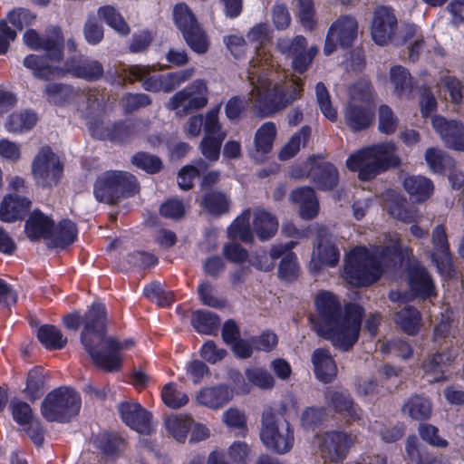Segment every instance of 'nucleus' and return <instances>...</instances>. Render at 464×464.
<instances>
[{
	"label": "nucleus",
	"instance_id": "nucleus-2",
	"mask_svg": "<svg viewBox=\"0 0 464 464\" xmlns=\"http://www.w3.org/2000/svg\"><path fill=\"white\" fill-rule=\"evenodd\" d=\"M315 314L309 318L313 330L320 337L343 352H348L357 343L364 309L348 302L342 306L336 295L319 291L314 297Z\"/></svg>",
	"mask_w": 464,
	"mask_h": 464
},
{
	"label": "nucleus",
	"instance_id": "nucleus-9",
	"mask_svg": "<svg viewBox=\"0 0 464 464\" xmlns=\"http://www.w3.org/2000/svg\"><path fill=\"white\" fill-rule=\"evenodd\" d=\"M80 394L72 388L60 386L46 394L41 404L43 417L50 422H69L81 409Z\"/></svg>",
	"mask_w": 464,
	"mask_h": 464
},
{
	"label": "nucleus",
	"instance_id": "nucleus-55",
	"mask_svg": "<svg viewBox=\"0 0 464 464\" xmlns=\"http://www.w3.org/2000/svg\"><path fill=\"white\" fill-rule=\"evenodd\" d=\"M277 276L280 280L293 283L299 276L298 258L295 252H290L282 257L277 270Z\"/></svg>",
	"mask_w": 464,
	"mask_h": 464
},
{
	"label": "nucleus",
	"instance_id": "nucleus-44",
	"mask_svg": "<svg viewBox=\"0 0 464 464\" xmlns=\"http://www.w3.org/2000/svg\"><path fill=\"white\" fill-rule=\"evenodd\" d=\"M276 135V126L274 122H265L257 130L255 136L256 153L266 154L273 147ZM257 158V155L255 156Z\"/></svg>",
	"mask_w": 464,
	"mask_h": 464
},
{
	"label": "nucleus",
	"instance_id": "nucleus-32",
	"mask_svg": "<svg viewBox=\"0 0 464 464\" xmlns=\"http://www.w3.org/2000/svg\"><path fill=\"white\" fill-rule=\"evenodd\" d=\"M89 129L93 137L122 142L133 134L134 126L130 121L114 124L111 129L100 130L102 123L90 122Z\"/></svg>",
	"mask_w": 464,
	"mask_h": 464
},
{
	"label": "nucleus",
	"instance_id": "nucleus-46",
	"mask_svg": "<svg viewBox=\"0 0 464 464\" xmlns=\"http://www.w3.org/2000/svg\"><path fill=\"white\" fill-rule=\"evenodd\" d=\"M311 136V128L304 126L295 133L289 141L283 147L279 152V159L281 160H287L300 150L301 147H304Z\"/></svg>",
	"mask_w": 464,
	"mask_h": 464
},
{
	"label": "nucleus",
	"instance_id": "nucleus-21",
	"mask_svg": "<svg viewBox=\"0 0 464 464\" xmlns=\"http://www.w3.org/2000/svg\"><path fill=\"white\" fill-rule=\"evenodd\" d=\"M433 252L431 260L442 276H450L455 272L452 256L446 228L443 225H437L432 231Z\"/></svg>",
	"mask_w": 464,
	"mask_h": 464
},
{
	"label": "nucleus",
	"instance_id": "nucleus-19",
	"mask_svg": "<svg viewBox=\"0 0 464 464\" xmlns=\"http://www.w3.org/2000/svg\"><path fill=\"white\" fill-rule=\"evenodd\" d=\"M355 436L343 430L325 431L321 445V453L324 460L334 464L343 463L355 443Z\"/></svg>",
	"mask_w": 464,
	"mask_h": 464
},
{
	"label": "nucleus",
	"instance_id": "nucleus-64",
	"mask_svg": "<svg viewBox=\"0 0 464 464\" xmlns=\"http://www.w3.org/2000/svg\"><path fill=\"white\" fill-rule=\"evenodd\" d=\"M455 360V356L450 350L437 352L423 362V369L430 372H438L443 366H449Z\"/></svg>",
	"mask_w": 464,
	"mask_h": 464
},
{
	"label": "nucleus",
	"instance_id": "nucleus-5",
	"mask_svg": "<svg viewBox=\"0 0 464 464\" xmlns=\"http://www.w3.org/2000/svg\"><path fill=\"white\" fill-rule=\"evenodd\" d=\"M23 63L25 68L32 71L34 77L43 80H50L68 73L77 78L94 81L103 74V66L99 61L82 55L69 58L63 68L46 63L45 60L37 54L27 55Z\"/></svg>",
	"mask_w": 464,
	"mask_h": 464
},
{
	"label": "nucleus",
	"instance_id": "nucleus-40",
	"mask_svg": "<svg viewBox=\"0 0 464 464\" xmlns=\"http://www.w3.org/2000/svg\"><path fill=\"white\" fill-rule=\"evenodd\" d=\"M458 324L459 322L455 320L452 311L447 309L441 314L439 323L433 327L432 341L440 343L450 337L455 338Z\"/></svg>",
	"mask_w": 464,
	"mask_h": 464
},
{
	"label": "nucleus",
	"instance_id": "nucleus-30",
	"mask_svg": "<svg viewBox=\"0 0 464 464\" xmlns=\"http://www.w3.org/2000/svg\"><path fill=\"white\" fill-rule=\"evenodd\" d=\"M421 314L413 305H406L397 311L393 321L397 326L406 334L415 336L421 327Z\"/></svg>",
	"mask_w": 464,
	"mask_h": 464
},
{
	"label": "nucleus",
	"instance_id": "nucleus-43",
	"mask_svg": "<svg viewBox=\"0 0 464 464\" xmlns=\"http://www.w3.org/2000/svg\"><path fill=\"white\" fill-rule=\"evenodd\" d=\"M8 190L2 203H32L30 191L24 179L17 176L10 178Z\"/></svg>",
	"mask_w": 464,
	"mask_h": 464
},
{
	"label": "nucleus",
	"instance_id": "nucleus-45",
	"mask_svg": "<svg viewBox=\"0 0 464 464\" xmlns=\"http://www.w3.org/2000/svg\"><path fill=\"white\" fill-rule=\"evenodd\" d=\"M425 160L434 173H443L454 167V160L446 152L437 148H429L425 152Z\"/></svg>",
	"mask_w": 464,
	"mask_h": 464
},
{
	"label": "nucleus",
	"instance_id": "nucleus-35",
	"mask_svg": "<svg viewBox=\"0 0 464 464\" xmlns=\"http://www.w3.org/2000/svg\"><path fill=\"white\" fill-rule=\"evenodd\" d=\"M36 336L40 343L49 351L62 350L68 343L67 337L53 324L41 325L37 330Z\"/></svg>",
	"mask_w": 464,
	"mask_h": 464
},
{
	"label": "nucleus",
	"instance_id": "nucleus-22",
	"mask_svg": "<svg viewBox=\"0 0 464 464\" xmlns=\"http://www.w3.org/2000/svg\"><path fill=\"white\" fill-rule=\"evenodd\" d=\"M397 28V18L392 10L387 6L376 8L372 23L371 34L378 45L387 44Z\"/></svg>",
	"mask_w": 464,
	"mask_h": 464
},
{
	"label": "nucleus",
	"instance_id": "nucleus-17",
	"mask_svg": "<svg viewBox=\"0 0 464 464\" xmlns=\"http://www.w3.org/2000/svg\"><path fill=\"white\" fill-rule=\"evenodd\" d=\"M325 403L329 410L346 419V421L365 425L363 410L356 403L347 390H328L324 393Z\"/></svg>",
	"mask_w": 464,
	"mask_h": 464
},
{
	"label": "nucleus",
	"instance_id": "nucleus-15",
	"mask_svg": "<svg viewBox=\"0 0 464 464\" xmlns=\"http://www.w3.org/2000/svg\"><path fill=\"white\" fill-rule=\"evenodd\" d=\"M276 47L281 53L293 57L292 69L300 74L307 71L318 53L315 45L306 49L307 41L303 35H296L293 39H278Z\"/></svg>",
	"mask_w": 464,
	"mask_h": 464
},
{
	"label": "nucleus",
	"instance_id": "nucleus-60",
	"mask_svg": "<svg viewBox=\"0 0 464 464\" xmlns=\"http://www.w3.org/2000/svg\"><path fill=\"white\" fill-rule=\"evenodd\" d=\"M378 120L380 132L390 135L396 130L399 121L389 106L382 105L379 107Z\"/></svg>",
	"mask_w": 464,
	"mask_h": 464
},
{
	"label": "nucleus",
	"instance_id": "nucleus-39",
	"mask_svg": "<svg viewBox=\"0 0 464 464\" xmlns=\"http://www.w3.org/2000/svg\"><path fill=\"white\" fill-rule=\"evenodd\" d=\"M324 229L318 230L314 247L317 250L320 263L330 267H334L339 262L340 252L334 244L324 242Z\"/></svg>",
	"mask_w": 464,
	"mask_h": 464
},
{
	"label": "nucleus",
	"instance_id": "nucleus-11",
	"mask_svg": "<svg viewBox=\"0 0 464 464\" xmlns=\"http://www.w3.org/2000/svg\"><path fill=\"white\" fill-rule=\"evenodd\" d=\"M136 192L137 179L128 172H105L94 184V195L99 202L115 203L118 198L131 196Z\"/></svg>",
	"mask_w": 464,
	"mask_h": 464
},
{
	"label": "nucleus",
	"instance_id": "nucleus-42",
	"mask_svg": "<svg viewBox=\"0 0 464 464\" xmlns=\"http://www.w3.org/2000/svg\"><path fill=\"white\" fill-rule=\"evenodd\" d=\"M405 450L408 459L415 464L436 463V456L428 452L425 448L420 447L415 435H410L406 439Z\"/></svg>",
	"mask_w": 464,
	"mask_h": 464
},
{
	"label": "nucleus",
	"instance_id": "nucleus-23",
	"mask_svg": "<svg viewBox=\"0 0 464 464\" xmlns=\"http://www.w3.org/2000/svg\"><path fill=\"white\" fill-rule=\"evenodd\" d=\"M432 127L445 145L456 150H464V126L458 121H447L442 116H434Z\"/></svg>",
	"mask_w": 464,
	"mask_h": 464
},
{
	"label": "nucleus",
	"instance_id": "nucleus-49",
	"mask_svg": "<svg viewBox=\"0 0 464 464\" xmlns=\"http://www.w3.org/2000/svg\"><path fill=\"white\" fill-rule=\"evenodd\" d=\"M402 411L417 420H425L431 414L430 401L420 395L411 396L403 405Z\"/></svg>",
	"mask_w": 464,
	"mask_h": 464
},
{
	"label": "nucleus",
	"instance_id": "nucleus-38",
	"mask_svg": "<svg viewBox=\"0 0 464 464\" xmlns=\"http://www.w3.org/2000/svg\"><path fill=\"white\" fill-rule=\"evenodd\" d=\"M165 428L179 442H185L189 432L193 419L187 414H171L165 419Z\"/></svg>",
	"mask_w": 464,
	"mask_h": 464
},
{
	"label": "nucleus",
	"instance_id": "nucleus-61",
	"mask_svg": "<svg viewBox=\"0 0 464 464\" xmlns=\"http://www.w3.org/2000/svg\"><path fill=\"white\" fill-rule=\"evenodd\" d=\"M315 93L317 98V102L319 104L320 110L323 114L332 121H335L337 120V111L332 106V102L330 100V95L324 84L323 82H318L315 86Z\"/></svg>",
	"mask_w": 464,
	"mask_h": 464
},
{
	"label": "nucleus",
	"instance_id": "nucleus-59",
	"mask_svg": "<svg viewBox=\"0 0 464 464\" xmlns=\"http://www.w3.org/2000/svg\"><path fill=\"white\" fill-rule=\"evenodd\" d=\"M173 17L176 25L181 33L198 24L194 14L185 4L176 5L173 10Z\"/></svg>",
	"mask_w": 464,
	"mask_h": 464
},
{
	"label": "nucleus",
	"instance_id": "nucleus-51",
	"mask_svg": "<svg viewBox=\"0 0 464 464\" xmlns=\"http://www.w3.org/2000/svg\"><path fill=\"white\" fill-rule=\"evenodd\" d=\"M339 180L337 169L329 162H322L317 166L314 173V181L322 189H331L335 187Z\"/></svg>",
	"mask_w": 464,
	"mask_h": 464
},
{
	"label": "nucleus",
	"instance_id": "nucleus-12",
	"mask_svg": "<svg viewBox=\"0 0 464 464\" xmlns=\"http://www.w3.org/2000/svg\"><path fill=\"white\" fill-rule=\"evenodd\" d=\"M24 43L32 50L44 51L45 55L41 58L48 64L54 65L63 57V36L58 27L49 29L44 35H40L33 29L27 30L24 34Z\"/></svg>",
	"mask_w": 464,
	"mask_h": 464
},
{
	"label": "nucleus",
	"instance_id": "nucleus-31",
	"mask_svg": "<svg viewBox=\"0 0 464 464\" xmlns=\"http://www.w3.org/2000/svg\"><path fill=\"white\" fill-rule=\"evenodd\" d=\"M78 238V227L76 223L69 218H63L57 224L54 223L52 229V237L49 238L59 248L64 249L72 246Z\"/></svg>",
	"mask_w": 464,
	"mask_h": 464
},
{
	"label": "nucleus",
	"instance_id": "nucleus-41",
	"mask_svg": "<svg viewBox=\"0 0 464 464\" xmlns=\"http://www.w3.org/2000/svg\"><path fill=\"white\" fill-rule=\"evenodd\" d=\"M249 219L250 210L246 209L228 227V237L231 239H240L244 243H252L254 240V230L250 227Z\"/></svg>",
	"mask_w": 464,
	"mask_h": 464
},
{
	"label": "nucleus",
	"instance_id": "nucleus-63",
	"mask_svg": "<svg viewBox=\"0 0 464 464\" xmlns=\"http://www.w3.org/2000/svg\"><path fill=\"white\" fill-rule=\"evenodd\" d=\"M32 205H0V220L6 223L23 220Z\"/></svg>",
	"mask_w": 464,
	"mask_h": 464
},
{
	"label": "nucleus",
	"instance_id": "nucleus-48",
	"mask_svg": "<svg viewBox=\"0 0 464 464\" xmlns=\"http://www.w3.org/2000/svg\"><path fill=\"white\" fill-rule=\"evenodd\" d=\"M391 82L394 86V92L398 96H408L412 89V78L407 69L396 65L390 70Z\"/></svg>",
	"mask_w": 464,
	"mask_h": 464
},
{
	"label": "nucleus",
	"instance_id": "nucleus-20",
	"mask_svg": "<svg viewBox=\"0 0 464 464\" xmlns=\"http://www.w3.org/2000/svg\"><path fill=\"white\" fill-rule=\"evenodd\" d=\"M118 411L122 422L140 434L150 435L154 431L152 414L139 402L122 401Z\"/></svg>",
	"mask_w": 464,
	"mask_h": 464
},
{
	"label": "nucleus",
	"instance_id": "nucleus-16",
	"mask_svg": "<svg viewBox=\"0 0 464 464\" xmlns=\"http://www.w3.org/2000/svg\"><path fill=\"white\" fill-rule=\"evenodd\" d=\"M208 88L204 81L196 80L186 88L176 92L169 101L167 108L185 114L190 110L203 108L208 103Z\"/></svg>",
	"mask_w": 464,
	"mask_h": 464
},
{
	"label": "nucleus",
	"instance_id": "nucleus-24",
	"mask_svg": "<svg viewBox=\"0 0 464 464\" xmlns=\"http://www.w3.org/2000/svg\"><path fill=\"white\" fill-rule=\"evenodd\" d=\"M27 216L24 223V234L31 242L46 240L52 237V229L54 226L52 216L44 214L38 208L29 211Z\"/></svg>",
	"mask_w": 464,
	"mask_h": 464
},
{
	"label": "nucleus",
	"instance_id": "nucleus-13",
	"mask_svg": "<svg viewBox=\"0 0 464 464\" xmlns=\"http://www.w3.org/2000/svg\"><path fill=\"white\" fill-rule=\"evenodd\" d=\"M63 170V167L60 158L49 147L42 148L32 163L34 179L42 187L57 185Z\"/></svg>",
	"mask_w": 464,
	"mask_h": 464
},
{
	"label": "nucleus",
	"instance_id": "nucleus-7",
	"mask_svg": "<svg viewBox=\"0 0 464 464\" xmlns=\"http://www.w3.org/2000/svg\"><path fill=\"white\" fill-rule=\"evenodd\" d=\"M350 99L344 109V121L354 131L367 129L374 120L372 88L368 80L355 82L349 91Z\"/></svg>",
	"mask_w": 464,
	"mask_h": 464
},
{
	"label": "nucleus",
	"instance_id": "nucleus-14",
	"mask_svg": "<svg viewBox=\"0 0 464 464\" xmlns=\"http://www.w3.org/2000/svg\"><path fill=\"white\" fill-rule=\"evenodd\" d=\"M227 137L218 121V109L209 111L205 117L204 137L199 144V150L208 160V166L217 162L220 156L221 145Z\"/></svg>",
	"mask_w": 464,
	"mask_h": 464
},
{
	"label": "nucleus",
	"instance_id": "nucleus-37",
	"mask_svg": "<svg viewBox=\"0 0 464 464\" xmlns=\"http://www.w3.org/2000/svg\"><path fill=\"white\" fill-rule=\"evenodd\" d=\"M403 187L417 201L428 200L434 190L432 181L423 176H411L406 178L403 181Z\"/></svg>",
	"mask_w": 464,
	"mask_h": 464
},
{
	"label": "nucleus",
	"instance_id": "nucleus-47",
	"mask_svg": "<svg viewBox=\"0 0 464 464\" xmlns=\"http://www.w3.org/2000/svg\"><path fill=\"white\" fill-rule=\"evenodd\" d=\"M37 121V116L31 111H24L11 114L5 122L9 132H24L31 130Z\"/></svg>",
	"mask_w": 464,
	"mask_h": 464
},
{
	"label": "nucleus",
	"instance_id": "nucleus-52",
	"mask_svg": "<svg viewBox=\"0 0 464 464\" xmlns=\"http://www.w3.org/2000/svg\"><path fill=\"white\" fill-rule=\"evenodd\" d=\"M143 295L161 307H169L175 301L173 293L166 291L158 281L146 285L143 288Z\"/></svg>",
	"mask_w": 464,
	"mask_h": 464
},
{
	"label": "nucleus",
	"instance_id": "nucleus-57",
	"mask_svg": "<svg viewBox=\"0 0 464 464\" xmlns=\"http://www.w3.org/2000/svg\"><path fill=\"white\" fill-rule=\"evenodd\" d=\"M325 417L324 407H307L302 413L301 423L305 430H314L324 423Z\"/></svg>",
	"mask_w": 464,
	"mask_h": 464
},
{
	"label": "nucleus",
	"instance_id": "nucleus-56",
	"mask_svg": "<svg viewBox=\"0 0 464 464\" xmlns=\"http://www.w3.org/2000/svg\"><path fill=\"white\" fill-rule=\"evenodd\" d=\"M208 168V164L202 159L196 160L195 165L184 166L178 174L179 186L185 190L191 188L200 171H204Z\"/></svg>",
	"mask_w": 464,
	"mask_h": 464
},
{
	"label": "nucleus",
	"instance_id": "nucleus-25",
	"mask_svg": "<svg viewBox=\"0 0 464 464\" xmlns=\"http://www.w3.org/2000/svg\"><path fill=\"white\" fill-rule=\"evenodd\" d=\"M102 311L104 313L105 322L107 318V308L102 302H92L82 315L78 311H75L63 315L62 319V322L67 330L77 331L82 324V329L80 334V342L89 356L90 350L83 339L85 327L89 324L92 317L97 314V313H101Z\"/></svg>",
	"mask_w": 464,
	"mask_h": 464
},
{
	"label": "nucleus",
	"instance_id": "nucleus-62",
	"mask_svg": "<svg viewBox=\"0 0 464 464\" xmlns=\"http://www.w3.org/2000/svg\"><path fill=\"white\" fill-rule=\"evenodd\" d=\"M383 353H393L394 355L402 359H409L412 356L413 350L411 345L407 340L394 338L382 346Z\"/></svg>",
	"mask_w": 464,
	"mask_h": 464
},
{
	"label": "nucleus",
	"instance_id": "nucleus-10",
	"mask_svg": "<svg viewBox=\"0 0 464 464\" xmlns=\"http://www.w3.org/2000/svg\"><path fill=\"white\" fill-rule=\"evenodd\" d=\"M260 439L264 445L277 454L289 452L294 445V430L289 421L273 408L262 414Z\"/></svg>",
	"mask_w": 464,
	"mask_h": 464
},
{
	"label": "nucleus",
	"instance_id": "nucleus-34",
	"mask_svg": "<svg viewBox=\"0 0 464 464\" xmlns=\"http://www.w3.org/2000/svg\"><path fill=\"white\" fill-rule=\"evenodd\" d=\"M92 443L103 457L114 459L122 451L123 440L115 432L105 431L96 435Z\"/></svg>",
	"mask_w": 464,
	"mask_h": 464
},
{
	"label": "nucleus",
	"instance_id": "nucleus-28",
	"mask_svg": "<svg viewBox=\"0 0 464 464\" xmlns=\"http://www.w3.org/2000/svg\"><path fill=\"white\" fill-rule=\"evenodd\" d=\"M408 285L413 297L425 300L436 295L434 282L424 268L410 271Z\"/></svg>",
	"mask_w": 464,
	"mask_h": 464
},
{
	"label": "nucleus",
	"instance_id": "nucleus-54",
	"mask_svg": "<svg viewBox=\"0 0 464 464\" xmlns=\"http://www.w3.org/2000/svg\"><path fill=\"white\" fill-rule=\"evenodd\" d=\"M161 399L166 406L179 409L188 402V396L175 382L166 383L161 390Z\"/></svg>",
	"mask_w": 464,
	"mask_h": 464
},
{
	"label": "nucleus",
	"instance_id": "nucleus-36",
	"mask_svg": "<svg viewBox=\"0 0 464 464\" xmlns=\"http://www.w3.org/2000/svg\"><path fill=\"white\" fill-rule=\"evenodd\" d=\"M278 229V222L275 216L265 211L258 210L253 219V230L261 241L273 237Z\"/></svg>",
	"mask_w": 464,
	"mask_h": 464
},
{
	"label": "nucleus",
	"instance_id": "nucleus-29",
	"mask_svg": "<svg viewBox=\"0 0 464 464\" xmlns=\"http://www.w3.org/2000/svg\"><path fill=\"white\" fill-rule=\"evenodd\" d=\"M46 392V375L42 367L32 368L26 376L25 387L22 390L24 399L34 403Z\"/></svg>",
	"mask_w": 464,
	"mask_h": 464
},
{
	"label": "nucleus",
	"instance_id": "nucleus-27",
	"mask_svg": "<svg viewBox=\"0 0 464 464\" xmlns=\"http://www.w3.org/2000/svg\"><path fill=\"white\" fill-rule=\"evenodd\" d=\"M315 377L323 383H330L337 375L336 363L325 348H317L312 354Z\"/></svg>",
	"mask_w": 464,
	"mask_h": 464
},
{
	"label": "nucleus",
	"instance_id": "nucleus-18",
	"mask_svg": "<svg viewBox=\"0 0 464 464\" xmlns=\"http://www.w3.org/2000/svg\"><path fill=\"white\" fill-rule=\"evenodd\" d=\"M358 35V23L351 15H342L330 26L324 48L325 55L333 53L337 46L346 48L352 45Z\"/></svg>",
	"mask_w": 464,
	"mask_h": 464
},
{
	"label": "nucleus",
	"instance_id": "nucleus-26",
	"mask_svg": "<svg viewBox=\"0 0 464 464\" xmlns=\"http://www.w3.org/2000/svg\"><path fill=\"white\" fill-rule=\"evenodd\" d=\"M234 396L233 389L226 383L201 388L196 400L199 405L212 410H218L227 404Z\"/></svg>",
	"mask_w": 464,
	"mask_h": 464
},
{
	"label": "nucleus",
	"instance_id": "nucleus-3",
	"mask_svg": "<svg viewBox=\"0 0 464 464\" xmlns=\"http://www.w3.org/2000/svg\"><path fill=\"white\" fill-rule=\"evenodd\" d=\"M107 332L108 318L104 322V313L102 311L85 327L83 339L90 350L93 365L105 372H117L122 368L121 351L133 346L134 341H120L114 336H107Z\"/></svg>",
	"mask_w": 464,
	"mask_h": 464
},
{
	"label": "nucleus",
	"instance_id": "nucleus-58",
	"mask_svg": "<svg viewBox=\"0 0 464 464\" xmlns=\"http://www.w3.org/2000/svg\"><path fill=\"white\" fill-rule=\"evenodd\" d=\"M13 420L21 427L34 420V413L31 406L24 401L13 400L9 405Z\"/></svg>",
	"mask_w": 464,
	"mask_h": 464
},
{
	"label": "nucleus",
	"instance_id": "nucleus-8",
	"mask_svg": "<svg viewBox=\"0 0 464 464\" xmlns=\"http://www.w3.org/2000/svg\"><path fill=\"white\" fill-rule=\"evenodd\" d=\"M343 272L346 281L355 286H369L376 283L382 275L379 258L364 247L353 249L345 258Z\"/></svg>",
	"mask_w": 464,
	"mask_h": 464
},
{
	"label": "nucleus",
	"instance_id": "nucleus-6",
	"mask_svg": "<svg viewBox=\"0 0 464 464\" xmlns=\"http://www.w3.org/2000/svg\"><path fill=\"white\" fill-rule=\"evenodd\" d=\"M194 75V69L188 68L173 72H156L154 66L130 65L124 69V79L132 82H141L142 88L150 92L169 93L189 80Z\"/></svg>",
	"mask_w": 464,
	"mask_h": 464
},
{
	"label": "nucleus",
	"instance_id": "nucleus-33",
	"mask_svg": "<svg viewBox=\"0 0 464 464\" xmlns=\"http://www.w3.org/2000/svg\"><path fill=\"white\" fill-rule=\"evenodd\" d=\"M190 322L197 333L208 335H216L221 324L218 314L203 309L194 311Z\"/></svg>",
	"mask_w": 464,
	"mask_h": 464
},
{
	"label": "nucleus",
	"instance_id": "nucleus-4",
	"mask_svg": "<svg viewBox=\"0 0 464 464\" xmlns=\"http://www.w3.org/2000/svg\"><path fill=\"white\" fill-rule=\"evenodd\" d=\"M397 147L392 141H384L364 147L353 153L346 160L347 168L358 172L360 179L367 181L391 168L400 166Z\"/></svg>",
	"mask_w": 464,
	"mask_h": 464
},
{
	"label": "nucleus",
	"instance_id": "nucleus-53",
	"mask_svg": "<svg viewBox=\"0 0 464 464\" xmlns=\"http://www.w3.org/2000/svg\"><path fill=\"white\" fill-rule=\"evenodd\" d=\"M182 35L192 51L198 54L206 53L209 47V42L206 33L199 24L190 27L182 33Z\"/></svg>",
	"mask_w": 464,
	"mask_h": 464
},
{
	"label": "nucleus",
	"instance_id": "nucleus-50",
	"mask_svg": "<svg viewBox=\"0 0 464 464\" xmlns=\"http://www.w3.org/2000/svg\"><path fill=\"white\" fill-rule=\"evenodd\" d=\"M98 15L104 22L121 35H127L130 33V26L125 22L122 15L112 5H104L98 9Z\"/></svg>",
	"mask_w": 464,
	"mask_h": 464
},
{
	"label": "nucleus",
	"instance_id": "nucleus-1",
	"mask_svg": "<svg viewBox=\"0 0 464 464\" xmlns=\"http://www.w3.org/2000/svg\"><path fill=\"white\" fill-rule=\"evenodd\" d=\"M246 37L256 48V55L247 69V79L252 85L248 101L259 114L268 116L300 99L304 81L295 75L288 78L275 70L272 54L267 49L270 43L267 24L254 25Z\"/></svg>",
	"mask_w": 464,
	"mask_h": 464
}]
</instances>
